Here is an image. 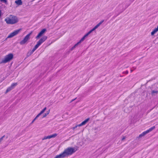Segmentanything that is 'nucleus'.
I'll return each instance as SVG.
<instances>
[{
    "instance_id": "nucleus-6",
    "label": "nucleus",
    "mask_w": 158,
    "mask_h": 158,
    "mask_svg": "<svg viewBox=\"0 0 158 158\" xmlns=\"http://www.w3.org/2000/svg\"><path fill=\"white\" fill-rule=\"evenodd\" d=\"M88 35L87 34H86L81 39L80 41L76 44L73 47H72L70 49L71 51L73 50L75 48L77 47L80 43L83 41L86 38Z\"/></svg>"
},
{
    "instance_id": "nucleus-2",
    "label": "nucleus",
    "mask_w": 158,
    "mask_h": 158,
    "mask_svg": "<svg viewBox=\"0 0 158 158\" xmlns=\"http://www.w3.org/2000/svg\"><path fill=\"white\" fill-rule=\"evenodd\" d=\"M77 150V147H69L65 149L63 152L65 157L72 155Z\"/></svg>"
},
{
    "instance_id": "nucleus-21",
    "label": "nucleus",
    "mask_w": 158,
    "mask_h": 158,
    "mask_svg": "<svg viewBox=\"0 0 158 158\" xmlns=\"http://www.w3.org/2000/svg\"><path fill=\"white\" fill-rule=\"evenodd\" d=\"M41 114L39 113L35 118L36 119L39 117Z\"/></svg>"
},
{
    "instance_id": "nucleus-28",
    "label": "nucleus",
    "mask_w": 158,
    "mask_h": 158,
    "mask_svg": "<svg viewBox=\"0 0 158 158\" xmlns=\"http://www.w3.org/2000/svg\"><path fill=\"white\" fill-rule=\"evenodd\" d=\"M125 139V137H123L122 139V140H124V139Z\"/></svg>"
},
{
    "instance_id": "nucleus-22",
    "label": "nucleus",
    "mask_w": 158,
    "mask_h": 158,
    "mask_svg": "<svg viewBox=\"0 0 158 158\" xmlns=\"http://www.w3.org/2000/svg\"><path fill=\"white\" fill-rule=\"evenodd\" d=\"M47 114L46 113H45V114H44V115H43V118H45V117L47 116Z\"/></svg>"
},
{
    "instance_id": "nucleus-11",
    "label": "nucleus",
    "mask_w": 158,
    "mask_h": 158,
    "mask_svg": "<svg viewBox=\"0 0 158 158\" xmlns=\"http://www.w3.org/2000/svg\"><path fill=\"white\" fill-rule=\"evenodd\" d=\"M57 135V134L56 133H55L50 135L45 136L44 138L42 139V140H44L47 139H50L51 138H54L56 137Z\"/></svg>"
},
{
    "instance_id": "nucleus-15",
    "label": "nucleus",
    "mask_w": 158,
    "mask_h": 158,
    "mask_svg": "<svg viewBox=\"0 0 158 158\" xmlns=\"http://www.w3.org/2000/svg\"><path fill=\"white\" fill-rule=\"evenodd\" d=\"M158 31V26L157 28H155L153 31L151 33V35H154Z\"/></svg>"
},
{
    "instance_id": "nucleus-3",
    "label": "nucleus",
    "mask_w": 158,
    "mask_h": 158,
    "mask_svg": "<svg viewBox=\"0 0 158 158\" xmlns=\"http://www.w3.org/2000/svg\"><path fill=\"white\" fill-rule=\"evenodd\" d=\"M47 37L46 36H44L42 37L37 42V44L35 46L34 48L30 52V55H31L37 49L41 44L43 43L47 39Z\"/></svg>"
},
{
    "instance_id": "nucleus-4",
    "label": "nucleus",
    "mask_w": 158,
    "mask_h": 158,
    "mask_svg": "<svg viewBox=\"0 0 158 158\" xmlns=\"http://www.w3.org/2000/svg\"><path fill=\"white\" fill-rule=\"evenodd\" d=\"M13 55L12 53H10L2 59L0 63H6L11 60L13 58Z\"/></svg>"
},
{
    "instance_id": "nucleus-12",
    "label": "nucleus",
    "mask_w": 158,
    "mask_h": 158,
    "mask_svg": "<svg viewBox=\"0 0 158 158\" xmlns=\"http://www.w3.org/2000/svg\"><path fill=\"white\" fill-rule=\"evenodd\" d=\"M158 94V90L152 89L151 94L152 96H155Z\"/></svg>"
},
{
    "instance_id": "nucleus-23",
    "label": "nucleus",
    "mask_w": 158,
    "mask_h": 158,
    "mask_svg": "<svg viewBox=\"0 0 158 158\" xmlns=\"http://www.w3.org/2000/svg\"><path fill=\"white\" fill-rule=\"evenodd\" d=\"M36 119L35 118L33 120V121L31 122V124H32Z\"/></svg>"
},
{
    "instance_id": "nucleus-10",
    "label": "nucleus",
    "mask_w": 158,
    "mask_h": 158,
    "mask_svg": "<svg viewBox=\"0 0 158 158\" xmlns=\"http://www.w3.org/2000/svg\"><path fill=\"white\" fill-rule=\"evenodd\" d=\"M46 30L45 29H43L36 36V38L38 39L41 36L46 32Z\"/></svg>"
},
{
    "instance_id": "nucleus-9",
    "label": "nucleus",
    "mask_w": 158,
    "mask_h": 158,
    "mask_svg": "<svg viewBox=\"0 0 158 158\" xmlns=\"http://www.w3.org/2000/svg\"><path fill=\"white\" fill-rule=\"evenodd\" d=\"M21 30V29H19L12 32L8 36L7 38H11L16 35L20 32Z\"/></svg>"
},
{
    "instance_id": "nucleus-17",
    "label": "nucleus",
    "mask_w": 158,
    "mask_h": 158,
    "mask_svg": "<svg viewBox=\"0 0 158 158\" xmlns=\"http://www.w3.org/2000/svg\"><path fill=\"white\" fill-rule=\"evenodd\" d=\"M12 89H13L10 86V87H8L6 91V93H7L8 92L10 91Z\"/></svg>"
},
{
    "instance_id": "nucleus-24",
    "label": "nucleus",
    "mask_w": 158,
    "mask_h": 158,
    "mask_svg": "<svg viewBox=\"0 0 158 158\" xmlns=\"http://www.w3.org/2000/svg\"><path fill=\"white\" fill-rule=\"evenodd\" d=\"M77 127H78V125H77L76 126H75V127H74L73 128V130H74V129H75V128H76Z\"/></svg>"
},
{
    "instance_id": "nucleus-8",
    "label": "nucleus",
    "mask_w": 158,
    "mask_h": 158,
    "mask_svg": "<svg viewBox=\"0 0 158 158\" xmlns=\"http://www.w3.org/2000/svg\"><path fill=\"white\" fill-rule=\"evenodd\" d=\"M104 20H102L98 24H97L95 27L92 29L91 30L89 31L87 34L89 35V34L91 33L93 31H94L95 29H97L103 22Z\"/></svg>"
},
{
    "instance_id": "nucleus-20",
    "label": "nucleus",
    "mask_w": 158,
    "mask_h": 158,
    "mask_svg": "<svg viewBox=\"0 0 158 158\" xmlns=\"http://www.w3.org/2000/svg\"><path fill=\"white\" fill-rule=\"evenodd\" d=\"M5 136L4 135L0 138V143L2 141L3 138Z\"/></svg>"
},
{
    "instance_id": "nucleus-16",
    "label": "nucleus",
    "mask_w": 158,
    "mask_h": 158,
    "mask_svg": "<svg viewBox=\"0 0 158 158\" xmlns=\"http://www.w3.org/2000/svg\"><path fill=\"white\" fill-rule=\"evenodd\" d=\"M15 3L18 5H21L22 4V2L21 0H18L15 1Z\"/></svg>"
},
{
    "instance_id": "nucleus-29",
    "label": "nucleus",
    "mask_w": 158,
    "mask_h": 158,
    "mask_svg": "<svg viewBox=\"0 0 158 158\" xmlns=\"http://www.w3.org/2000/svg\"><path fill=\"white\" fill-rule=\"evenodd\" d=\"M133 71V70L131 69V72H132Z\"/></svg>"
},
{
    "instance_id": "nucleus-18",
    "label": "nucleus",
    "mask_w": 158,
    "mask_h": 158,
    "mask_svg": "<svg viewBox=\"0 0 158 158\" xmlns=\"http://www.w3.org/2000/svg\"><path fill=\"white\" fill-rule=\"evenodd\" d=\"M17 85V83H13L11 85L10 87L13 89L15 86Z\"/></svg>"
},
{
    "instance_id": "nucleus-5",
    "label": "nucleus",
    "mask_w": 158,
    "mask_h": 158,
    "mask_svg": "<svg viewBox=\"0 0 158 158\" xmlns=\"http://www.w3.org/2000/svg\"><path fill=\"white\" fill-rule=\"evenodd\" d=\"M32 33V32H31V33L26 35L23 39L20 42V44L21 45H23L27 43V41L30 39V36Z\"/></svg>"
},
{
    "instance_id": "nucleus-25",
    "label": "nucleus",
    "mask_w": 158,
    "mask_h": 158,
    "mask_svg": "<svg viewBox=\"0 0 158 158\" xmlns=\"http://www.w3.org/2000/svg\"><path fill=\"white\" fill-rule=\"evenodd\" d=\"M0 1L2 2H6V0H0Z\"/></svg>"
},
{
    "instance_id": "nucleus-1",
    "label": "nucleus",
    "mask_w": 158,
    "mask_h": 158,
    "mask_svg": "<svg viewBox=\"0 0 158 158\" xmlns=\"http://www.w3.org/2000/svg\"><path fill=\"white\" fill-rule=\"evenodd\" d=\"M5 21L7 24H14L18 22V19L16 16L10 15L5 19Z\"/></svg>"
},
{
    "instance_id": "nucleus-7",
    "label": "nucleus",
    "mask_w": 158,
    "mask_h": 158,
    "mask_svg": "<svg viewBox=\"0 0 158 158\" xmlns=\"http://www.w3.org/2000/svg\"><path fill=\"white\" fill-rule=\"evenodd\" d=\"M155 128V126H153L151 128H150V129H149L148 130H147L146 131H145L143 132L142 134L139 135L138 138H140L144 136L145 135H146V134L148 133L149 132L151 131H152L153 130H154Z\"/></svg>"
},
{
    "instance_id": "nucleus-19",
    "label": "nucleus",
    "mask_w": 158,
    "mask_h": 158,
    "mask_svg": "<svg viewBox=\"0 0 158 158\" xmlns=\"http://www.w3.org/2000/svg\"><path fill=\"white\" fill-rule=\"evenodd\" d=\"M47 109V108L46 107H45V108H44V109L42 110L40 112V113L41 114H42L43 113L44 111L46 110Z\"/></svg>"
},
{
    "instance_id": "nucleus-26",
    "label": "nucleus",
    "mask_w": 158,
    "mask_h": 158,
    "mask_svg": "<svg viewBox=\"0 0 158 158\" xmlns=\"http://www.w3.org/2000/svg\"><path fill=\"white\" fill-rule=\"evenodd\" d=\"M49 112H50V110H49L48 111H47V113H46V114L47 115H48V114H49Z\"/></svg>"
},
{
    "instance_id": "nucleus-14",
    "label": "nucleus",
    "mask_w": 158,
    "mask_h": 158,
    "mask_svg": "<svg viewBox=\"0 0 158 158\" xmlns=\"http://www.w3.org/2000/svg\"><path fill=\"white\" fill-rule=\"evenodd\" d=\"M65 157L63 153L62 152L59 155H57L54 158H63Z\"/></svg>"
},
{
    "instance_id": "nucleus-27",
    "label": "nucleus",
    "mask_w": 158,
    "mask_h": 158,
    "mask_svg": "<svg viewBox=\"0 0 158 158\" xmlns=\"http://www.w3.org/2000/svg\"><path fill=\"white\" fill-rule=\"evenodd\" d=\"M76 99V98H75V99H72V100L71 101V102H73V101L74 100H75Z\"/></svg>"
},
{
    "instance_id": "nucleus-13",
    "label": "nucleus",
    "mask_w": 158,
    "mask_h": 158,
    "mask_svg": "<svg viewBox=\"0 0 158 158\" xmlns=\"http://www.w3.org/2000/svg\"><path fill=\"white\" fill-rule=\"evenodd\" d=\"M89 118H87V119L84 120V121L82 122L81 124L78 125V127H81L85 125L86 123L89 121Z\"/></svg>"
},
{
    "instance_id": "nucleus-30",
    "label": "nucleus",
    "mask_w": 158,
    "mask_h": 158,
    "mask_svg": "<svg viewBox=\"0 0 158 158\" xmlns=\"http://www.w3.org/2000/svg\"><path fill=\"white\" fill-rule=\"evenodd\" d=\"M126 73L127 74L128 73V71H127L126 72Z\"/></svg>"
}]
</instances>
